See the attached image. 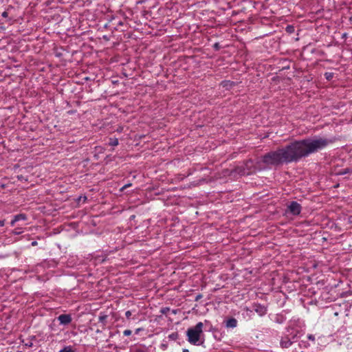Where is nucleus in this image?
<instances>
[{"label": "nucleus", "instance_id": "nucleus-1", "mask_svg": "<svg viewBox=\"0 0 352 352\" xmlns=\"http://www.w3.org/2000/svg\"><path fill=\"white\" fill-rule=\"evenodd\" d=\"M331 142V140L322 137L294 141L281 147L285 164L298 162L302 158L307 157L310 154L324 148Z\"/></svg>", "mask_w": 352, "mask_h": 352}, {"label": "nucleus", "instance_id": "nucleus-2", "mask_svg": "<svg viewBox=\"0 0 352 352\" xmlns=\"http://www.w3.org/2000/svg\"><path fill=\"white\" fill-rule=\"evenodd\" d=\"M285 164V156L282 148L271 151L262 156L257 164L261 168H271Z\"/></svg>", "mask_w": 352, "mask_h": 352}, {"label": "nucleus", "instance_id": "nucleus-3", "mask_svg": "<svg viewBox=\"0 0 352 352\" xmlns=\"http://www.w3.org/2000/svg\"><path fill=\"white\" fill-rule=\"evenodd\" d=\"M204 324L201 322H198L195 327L188 329L186 336L188 341L194 345L199 344V339L203 333Z\"/></svg>", "mask_w": 352, "mask_h": 352}, {"label": "nucleus", "instance_id": "nucleus-4", "mask_svg": "<svg viewBox=\"0 0 352 352\" xmlns=\"http://www.w3.org/2000/svg\"><path fill=\"white\" fill-rule=\"evenodd\" d=\"M256 170V166L254 165V162L252 160H247L244 165L238 166L235 168V171L241 175H249Z\"/></svg>", "mask_w": 352, "mask_h": 352}, {"label": "nucleus", "instance_id": "nucleus-5", "mask_svg": "<svg viewBox=\"0 0 352 352\" xmlns=\"http://www.w3.org/2000/svg\"><path fill=\"white\" fill-rule=\"evenodd\" d=\"M302 207L297 201H291L287 205V211L292 215H298L301 212Z\"/></svg>", "mask_w": 352, "mask_h": 352}, {"label": "nucleus", "instance_id": "nucleus-6", "mask_svg": "<svg viewBox=\"0 0 352 352\" xmlns=\"http://www.w3.org/2000/svg\"><path fill=\"white\" fill-rule=\"evenodd\" d=\"M297 336V332H296L294 336H292V338H289L288 336L283 338L281 339V341H280V345L283 348H288L289 346L292 345V344L294 342L292 340H294L295 338Z\"/></svg>", "mask_w": 352, "mask_h": 352}, {"label": "nucleus", "instance_id": "nucleus-7", "mask_svg": "<svg viewBox=\"0 0 352 352\" xmlns=\"http://www.w3.org/2000/svg\"><path fill=\"white\" fill-rule=\"evenodd\" d=\"M60 324L67 325L69 324L72 320V316L70 314H61L57 318Z\"/></svg>", "mask_w": 352, "mask_h": 352}, {"label": "nucleus", "instance_id": "nucleus-8", "mask_svg": "<svg viewBox=\"0 0 352 352\" xmlns=\"http://www.w3.org/2000/svg\"><path fill=\"white\" fill-rule=\"evenodd\" d=\"M253 309L260 316H263L267 313V308L265 306L261 304H254Z\"/></svg>", "mask_w": 352, "mask_h": 352}, {"label": "nucleus", "instance_id": "nucleus-9", "mask_svg": "<svg viewBox=\"0 0 352 352\" xmlns=\"http://www.w3.org/2000/svg\"><path fill=\"white\" fill-rule=\"evenodd\" d=\"M129 352H149V349L145 345H134L130 348Z\"/></svg>", "mask_w": 352, "mask_h": 352}, {"label": "nucleus", "instance_id": "nucleus-10", "mask_svg": "<svg viewBox=\"0 0 352 352\" xmlns=\"http://www.w3.org/2000/svg\"><path fill=\"white\" fill-rule=\"evenodd\" d=\"M236 325H237V320L234 318L228 319L226 322L227 327L234 328L236 327Z\"/></svg>", "mask_w": 352, "mask_h": 352}, {"label": "nucleus", "instance_id": "nucleus-11", "mask_svg": "<svg viewBox=\"0 0 352 352\" xmlns=\"http://www.w3.org/2000/svg\"><path fill=\"white\" fill-rule=\"evenodd\" d=\"M14 218H15V221H21V220H26L27 219V216L25 214H16L14 216Z\"/></svg>", "mask_w": 352, "mask_h": 352}, {"label": "nucleus", "instance_id": "nucleus-12", "mask_svg": "<svg viewBox=\"0 0 352 352\" xmlns=\"http://www.w3.org/2000/svg\"><path fill=\"white\" fill-rule=\"evenodd\" d=\"M119 144L118 138H110L109 142V145L112 146H118Z\"/></svg>", "mask_w": 352, "mask_h": 352}, {"label": "nucleus", "instance_id": "nucleus-13", "mask_svg": "<svg viewBox=\"0 0 352 352\" xmlns=\"http://www.w3.org/2000/svg\"><path fill=\"white\" fill-rule=\"evenodd\" d=\"M59 352H75L72 346H65L63 349H61Z\"/></svg>", "mask_w": 352, "mask_h": 352}, {"label": "nucleus", "instance_id": "nucleus-14", "mask_svg": "<svg viewBox=\"0 0 352 352\" xmlns=\"http://www.w3.org/2000/svg\"><path fill=\"white\" fill-rule=\"evenodd\" d=\"M107 318V315H100L98 317V320H99V322H102L104 325H105Z\"/></svg>", "mask_w": 352, "mask_h": 352}, {"label": "nucleus", "instance_id": "nucleus-15", "mask_svg": "<svg viewBox=\"0 0 352 352\" xmlns=\"http://www.w3.org/2000/svg\"><path fill=\"white\" fill-rule=\"evenodd\" d=\"M179 337V335L177 332L172 333L168 336V338L172 340H176Z\"/></svg>", "mask_w": 352, "mask_h": 352}, {"label": "nucleus", "instance_id": "nucleus-16", "mask_svg": "<svg viewBox=\"0 0 352 352\" xmlns=\"http://www.w3.org/2000/svg\"><path fill=\"white\" fill-rule=\"evenodd\" d=\"M12 234H15V235H18V234H20L23 232V231L21 230V229H15L12 232Z\"/></svg>", "mask_w": 352, "mask_h": 352}, {"label": "nucleus", "instance_id": "nucleus-17", "mask_svg": "<svg viewBox=\"0 0 352 352\" xmlns=\"http://www.w3.org/2000/svg\"><path fill=\"white\" fill-rule=\"evenodd\" d=\"M132 333V331L130 329H126L123 331V334L125 336H129Z\"/></svg>", "mask_w": 352, "mask_h": 352}, {"label": "nucleus", "instance_id": "nucleus-18", "mask_svg": "<svg viewBox=\"0 0 352 352\" xmlns=\"http://www.w3.org/2000/svg\"><path fill=\"white\" fill-rule=\"evenodd\" d=\"M168 347V344L166 343H162L160 345V348L162 349V350H166Z\"/></svg>", "mask_w": 352, "mask_h": 352}, {"label": "nucleus", "instance_id": "nucleus-19", "mask_svg": "<svg viewBox=\"0 0 352 352\" xmlns=\"http://www.w3.org/2000/svg\"><path fill=\"white\" fill-rule=\"evenodd\" d=\"M125 316H126V317L127 318H130V316H131V311H129H129H126L125 312Z\"/></svg>", "mask_w": 352, "mask_h": 352}, {"label": "nucleus", "instance_id": "nucleus-20", "mask_svg": "<svg viewBox=\"0 0 352 352\" xmlns=\"http://www.w3.org/2000/svg\"><path fill=\"white\" fill-rule=\"evenodd\" d=\"M326 78L329 80L332 77V74L331 73H326L325 74Z\"/></svg>", "mask_w": 352, "mask_h": 352}, {"label": "nucleus", "instance_id": "nucleus-21", "mask_svg": "<svg viewBox=\"0 0 352 352\" xmlns=\"http://www.w3.org/2000/svg\"><path fill=\"white\" fill-rule=\"evenodd\" d=\"M294 30V28L292 26H287V31L289 32H292Z\"/></svg>", "mask_w": 352, "mask_h": 352}, {"label": "nucleus", "instance_id": "nucleus-22", "mask_svg": "<svg viewBox=\"0 0 352 352\" xmlns=\"http://www.w3.org/2000/svg\"><path fill=\"white\" fill-rule=\"evenodd\" d=\"M131 186V184H127L124 185L120 190H121V191H122V190H124V189H125L127 187Z\"/></svg>", "mask_w": 352, "mask_h": 352}, {"label": "nucleus", "instance_id": "nucleus-23", "mask_svg": "<svg viewBox=\"0 0 352 352\" xmlns=\"http://www.w3.org/2000/svg\"><path fill=\"white\" fill-rule=\"evenodd\" d=\"M214 48L217 50L219 49V44L218 43H216L214 44Z\"/></svg>", "mask_w": 352, "mask_h": 352}, {"label": "nucleus", "instance_id": "nucleus-24", "mask_svg": "<svg viewBox=\"0 0 352 352\" xmlns=\"http://www.w3.org/2000/svg\"><path fill=\"white\" fill-rule=\"evenodd\" d=\"M17 221H15V218L14 217V219L11 221L10 222V225L12 226H14L15 223Z\"/></svg>", "mask_w": 352, "mask_h": 352}, {"label": "nucleus", "instance_id": "nucleus-25", "mask_svg": "<svg viewBox=\"0 0 352 352\" xmlns=\"http://www.w3.org/2000/svg\"><path fill=\"white\" fill-rule=\"evenodd\" d=\"M308 339L311 340H314L315 338H314V336L313 335H309L308 336Z\"/></svg>", "mask_w": 352, "mask_h": 352}, {"label": "nucleus", "instance_id": "nucleus-26", "mask_svg": "<svg viewBox=\"0 0 352 352\" xmlns=\"http://www.w3.org/2000/svg\"><path fill=\"white\" fill-rule=\"evenodd\" d=\"M123 24H124V23L122 21H120L118 22L117 26H118V25H123ZM116 28L117 30L118 29V27H116Z\"/></svg>", "mask_w": 352, "mask_h": 352}, {"label": "nucleus", "instance_id": "nucleus-27", "mask_svg": "<svg viewBox=\"0 0 352 352\" xmlns=\"http://www.w3.org/2000/svg\"><path fill=\"white\" fill-rule=\"evenodd\" d=\"M201 297H202V296L201 294L197 295L195 298V300L196 301L199 300Z\"/></svg>", "mask_w": 352, "mask_h": 352}, {"label": "nucleus", "instance_id": "nucleus-28", "mask_svg": "<svg viewBox=\"0 0 352 352\" xmlns=\"http://www.w3.org/2000/svg\"><path fill=\"white\" fill-rule=\"evenodd\" d=\"M5 224V220H0V227L3 226Z\"/></svg>", "mask_w": 352, "mask_h": 352}, {"label": "nucleus", "instance_id": "nucleus-29", "mask_svg": "<svg viewBox=\"0 0 352 352\" xmlns=\"http://www.w3.org/2000/svg\"><path fill=\"white\" fill-rule=\"evenodd\" d=\"M38 245L37 241H32V246H36V245Z\"/></svg>", "mask_w": 352, "mask_h": 352}, {"label": "nucleus", "instance_id": "nucleus-30", "mask_svg": "<svg viewBox=\"0 0 352 352\" xmlns=\"http://www.w3.org/2000/svg\"><path fill=\"white\" fill-rule=\"evenodd\" d=\"M2 16L3 17H6L8 16V13L6 12H3Z\"/></svg>", "mask_w": 352, "mask_h": 352}, {"label": "nucleus", "instance_id": "nucleus-31", "mask_svg": "<svg viewBox=\"0 0 352 352\" xmlns=\"http://www.w3.org/2000/svg\"><path fill=\"white\" fill-rule=\"evenodd\" d=\"M141 331V329L140 328H138L135 330V333H138L140 331Z\"/></svg>", "mask_w": 352, "mask_h": 352}, {"label": "nucleus", "instance_id": "nucleus-32", "mask_svg": "<svg viewBox=\"0 0 352 352\" xmlns=\"http://www.w3.org/2000/svg\"><path fill=\"white\" fill-rule=\"evenodd\" d=\"M182 352H190L188 349H183Z\"/></svg>", "mask_w": 352, "mask_h": 352}, {"label": "nucleus", "instance_id": "nucleus-33", "mask_svg": "<svg viewBox=\"0 0 352 352\" xmlns=\"http://www.w3.org/2000/svg\"><path fill=\"white\" fill-rule=\"evenodd\" d=\"M347 172H348V171H347L346 170H345L342 173V174H345V173H346Z\"/></svg>", "mask_w": 352, "mask_h": 352}, {"label": "nucleus", "instance_id": "nucleus-34", "mask_svg": "<svg viewBox=\"0 0 352 352\" xmlns=\"http://www.w3.org/2000/svg\"><path fill=\"white\" fill-rule=\"evenodd\" d=\"M96 332H97V333H100V331L98 329V330L96 331Z\"/></svg>", "mask_w": 352, "mask_h": 352}]
</instances>
